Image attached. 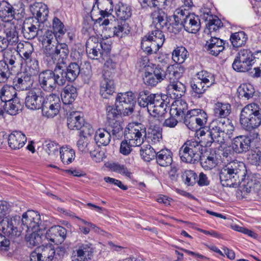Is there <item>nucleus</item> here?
I'll list each match as a JSON object with an SVG mask.
<instances>
[{
	"label": "nucleus",
	"instance_id": "obj_1",
	"mask_svg": "<svg viewBox=\"0 0 261 261\" xmlns=\"http://www.w3.org/2000/svg\"><path fill=\"white\" fill-rule=\"evenodd\" d=\"M42 53L44 60L48 66L56 64L60 75L63 76V85L65 84L66 81H74L80 73V67L78 63H70L66 68V71L64 69L63 65L66 64V60L68 56L69 50L66 43L56 45L54 35L51 32H47L43 36L41 37Z\"/></svg>",
	"mask_w": 261,
	"mask_h": 261
},
{
	"label": "nucleus",
	"instance_id": "obj_2",
	"mask_svg": "<svg viewBox=\"0 0 261 261\" xmlns=\"http://www.w3.org/2000/svg\"><path fill=\"white\" fill-rule=\"evenodd\" d=\"M234 127L229 119H215L211 122L207 131L208 139L205 146H210L213 142L223 144L232 137Z\"/></svg>",
	"mask_w": 261,
	"mask_h": 261
},
{
	"label": "nucleus",
	"instance_id": "obj_3",
	"mask_svg": "<svg viewBox=\"0 0 261 261\" xmlns=\"http://www.w3.org/2000/svg\"><path fill=\"white\" fill-rule=\"evenodd\" d=\"M246 173V168L243 162L233 161L220 170V180L223 187H237L244 180Z\"/></svg>",
	"mask_w": 261,
	"mask_h": 261
},
{
	"label": "nucleus",
	"instance_id": "obj_4",
	"mask_svg": "<svg viewBox=\"0 0 261 261\" xmlns=\"http://www.w3.org/2000/svg\"><path fill=\"white\" fill-rule=\"evenodd\" d=\"M240 122L242 128L251 131L261 124V109L255 103L244 107L240 115Z\"/></svg>",
	"mask_w": 261,
	"mask_h": 261
},
{
	"label": "nucleus",
	"instance_id": "obj_5",
	"mask_svg": "<svg viewBox=\"0 0 261 261\" xmlns=\"http://www.w3.org/2000/svg\"><path fill=\"white\" fill-rule=\"evenodd\" d=\"M204 141L191 139L187 141L180 148L179 154L181 160L187 163L195 164L201 158L204 149Z\"/></svg>",
	"mask_w": 261,
	"mask_h": 261
},
{
	"label": "nucleus",
	"instance_id": "obj_6",
	"mask_svg": "<svg viewBox=\"0 0 261 261\" xmlns=\"http://www.w3.org/2000/svg\"><path fill=\"white\" fill-rule=\"evenodd\" d=\"M152 103L150 104L148 112L150 116L149 118V124L151 126L160 125L165 118V115L167 112L168 103L166 102L163 96L158 94Z\"/></svg>",
	"mask_w": 261,
	"mask_h": 261
},
{
	"label": "nucleus",
	"instance_id": "obj_7",
	"mask_svg": "<svg viewBox=\"0 0 261 261\" xmlns=\"http://www.w3.org/2000/svg\"><path fill=\"white\" fill-rule=\"evenodd\" d=\"M56 66L54 70H45L39 74L38 81L41 88L45 91L51 92L56 89L57 85L63 86V76L60 75Z\"/></svg>",
	"mask_w": 261,
	"mask_h": 261
},
{
	"label": "nucleus",
	"instance_id": "obj_8",
	"mask_svg": "<svg viewBox=\"0 0 261 261\" xmlns=\"http://www.w3.org/2000/svg\"><path fill=\"white\" fill-rule=\"evenodd\" d=\"M21 221L17 215L6 217L0 222V231L10 239L18 237L24 229L20 226Z\"/></svg>",
	"mask_w": 261,
	"mask_h": 261
},
{
	"label": "nucleus",
	"instance_id": "obj_9",
	"mask_svg": "<svg viewBox=\"0 0 261 261\" xmlns=\"http://www.w3.org/2000/svg\"><path fill=\"white\" fill-rule=\"evenodd\" d=\"M146 135V128L141 124L129 123L124 130V138L136 146H139L143 143Z\"/></svg>",
	"mask_w": 261,
	"mask_h": 261
},
{
	"label": "nucleus",
	"instance_id": "obj_10",
	"mask_svg": "<svg viewBox=\"0 0 261 261\" xmlns=\"http://www.w3.org/2000/svg\"><path fill=\"white\" fill-rule=\"evenodd\" d=\"M176 14V17L181 20V24L187 32L196 33L199 30L200 22L198 16L183 10H177Z\"/></svg>",
	"mask_w": 261,
	"mask_h": 261
},
{
	"label": "nucleus",
	"instance_id": "obj_11",
	"mask_svg": "<svg viewBox=\"0 0 261 261\" xmlns=\"http://www.w3.org/2000/svg\"><path fill=\"white\" fill-rule=\"evenodd\" d=\"M61 107V101L59 97L55 94H50L44 97L42 109L44 116L47 118H53L59 112Z\"/></svg>",
	"mask_w": 261,
	"mask_h": 261
},
{
	"label": "nucleus",
	"instance_id": "obj_12",
	"mask_svg": "<svg viewBox=\"0 0 261 261\" xmlns=\"http://www.w3.org/2000/svg\"><path fill=\"white\" fill-rule=\"evenodd\" d=\"M41 222L40 215L34 211H28L22 216L21 223L26 228V231L44 230V227L41 226Z\"/></svg>",
	"mask_w": 261,
	"mask_h": 261
},
{
	"label": "nucleus",
	"instance_id": "obj_13",
	"mask_svg": "<svg viewBox=\"0 0 261 261\" xmlns=\"http://www.w3.org/2000/svg\"><path fill=\"white\" fill-rule=\"evenodd\" d=\"M151 17L155 29H166L167 28L169 32L174 34H176L178 32L179 29L174 28L173 24L170 23L168 26L167 15L162 8H158L153 11L151 13Z\"/></svg>",
	"mask_w": 261,
	"mask_h": 261
},
{
	"label": "nucleus",
	"instance_id": "obj_14",
	"mask_svg": "<svg viewBox=\"0 0 261 261\" xmlns=\"http://www.w3.org/2000/svg\"><path fill=\"white\" fill-rule=\"evenodd\" d=\"M84 119L80 112H72L67 117V125L69 129L79 130L82 128L80 134H91L93 129L89 125L88 132H86V126H84Z\"/></svg>",
	"mask_w": 261,
	"mask_h": 261
},
{
	"label": "nucleus",
	"instance_id": "obj_15",
	"mask_svg": "<svg viewBox=\"0 0 261 261\" xmlns=\"http://www.w3.org/2000/svg\"><path fill=\"white\" fill-rule=\"evenodd\" d=\"M42 94V92L39 90L37 91L31 90L29 91L25 100L26 107L32 110L41 109L44 99Z\"/></svg>",
	"mask_w": 261,
	"mask_h": 261
},
{
	"label": "nucleus",
	"instance_id": "obj_16",
	"mask_svg": "<svg viewBox=\"0 0 261 261\" xmlns=\"http://www.w3.org/2000/svg\"><path fill=\"white\" fill-rule=\"evenodd\" d=\"M153 72L149 70L145 71L144 83L148 86H154L164 80V69L159 66L153 68Z\"/></svg>",
	"mask_w": 261,
	"mask_h": 261
},
{
	"label": "nucleus",
	"instance_id": "obj_17",
	"mask_svg": "<svg viewBox=\"0 0 261 261\" xmlns=\"http://www.w3.org/2000/svg\"><path fill=\"white\" fill-rule=\"evenodd\" d=\"M203 18L205 19L206 23V28L204 31L203 37L205 38L209 37V36H214V33L222 27V23L216 16L209 15L206 13V16L204 14Z\"/></svg>",
	"mask_w": 261,
	"mask_h": 261
},
{
	"label": "nucleus",
	"instance_id": "obj_18",
	"mask_svg": "<svg viewBox=\"0 0 261 261\" xmlns=\"http://www.w3.org/2000/svg\"><path fill=\"white\" fill-rule=\"evenodd\" d=\"M66 229L61 226L50 227L46 233L45 238L56 244H61L66 237Z\"/></svg>",
	"mask_w": 261,
	"mask_h": 261
},
{
	"label": "nucleus",
	"instance_id": "obj_19",
	"mask_svg": "<svg viewBox=\"0 0 261 261\" xmlns=\"http://www.w3.org/2000/svg\"><path fill=\"white\" fill-rule=\"evenodd\" d=\"M210 38H205L206 43L204 45L205 49L210 54L213 56H217L220 52L224 49V42L223 40L215 37V36H210Z\"/></svg>",
	"mask_w": 261,
	"mask_h": 261
},
{
	"label": "nucleus",
	"instance_id": "obj_20",
	"mask_svg": "<svg viewBox=\"0 0 261 261\" xmlns=\"http://www.w3.org/2000/svg\"><path fill=\"white\" fill-rule=\"evenodd\" d=\"M43 27L38 21L32 19L30 23H24L22 27V33L25 39L31 40L39 35V32L42 31Z\"/></svg>",
	"mask_w": 261,
	"mask_h": 261
},
{
	"label": "nucleus",
	"instance_id": "obj_21",
	"mask_svg": "<svg viewBox=\"0 0 261 261\" xmlns=\"http://www.w3.org/2000/svg\"><path fill=\"white\" fill-rule=\"evenodd\" d=\"M33 80L31 74L27 72L20 73L14 79L13 86L18 91L27 90L31 88Z\"/></svg>",
	"mask_w": 261,
	"mask_h": 261
},
{
	"label": "nucleus",
	"instance_id": "obj_22",
	"mask_svg": "<svg viewBox=\"0 0 261 261\" xmlns=\"http://www.w3.org/2000/svg\"><path fill=\"white\" fill-rule=\"evenodd\" d=\"M251 140L246 136H239L233 139L232 148L237 153H241L248 151L250 148Z\"/></svg>",
	"mask_w": 261,
	"mask_h": 261
},
{
	"label": "nucleus",
	"instance_id": "obj_23",
	"mask_svg": "<svg viewBox=\"0 0 261 261\" xmlns=\"http://www.w3.org/2000/svg\"><path fill=\"white\" fill-rule=\"evenodd\" d=\"M27 142L25 135L19 131H14L9 135L8 142L9 146L13 150L22 148Z\"/></svg>",
	"mask_w": 261,
	"mask_h": 261
},
{
	"label": "nucleus",
	"instance_id": "obj_24",
	"mask_svg": "<svg viewBox=\"0 0 261 261\" xmlns=\"http://www.w3.org/2000/svg\"><path fill=\"white\" fill-rule=\"evenodd\" d=\"M4 28V32L6 35L5 38L8 46L17 45L19 43L18 34L15 24L11 22H8L5 23Z\"/></svg>",
	"mask_w": 261,
	"mask_h": 261
},
{
	"label": "nucleus",
	"instance_id": "obj_25",
	"mask_svg": "<svg viewBox=\"0 0 261 261\" xmlns=\"http://www.w3.org/2000/svg\"><path fill=\"white\" fill-rule=\"evenodd\" d=\"M185 71L182 66L174 64L168 66L166 71L164 70V79L170 82L178 80L182 76Z\"/></svg>",
	"mask_w": 261,
	"mask_h": 261
},
{
	"label": "nucleus",
	"instance_id": "obj_26",
	"mask_svg": "<svg viewBox=\"0 0 261 261\" xmlns=\"http://www.w3.org/2000/svg\"><path fill=\"white\" fill-rule=\"evenodd\" d=\"M168 94L174 99H179L185 94L186 88L184 84L178 80L170 82L167 88Z\"/></svg>",
	"mask_w": 261,
	"mask_h": 261
},
{
	"label": "nucleus",
	"instance_id": "obj_27",
	"mask_svg": "<svg viewBox=\"0 0 261 261\" xmlns=\"http://www.w3.org/2000/svg\"><path fill=\"white\" fill-rule=\"evenodd\" d=\"M15 9L13 6L7 1L0 2V17L7 23L11 22L15 16Z\"/></svg>",
	"mask_w": 261,
	"mask_h": 261
},
{
	"label": "nucleus",
	"instance_id": "obj_28",
	"mask_svg": "<svg viewBox=\"0 0 261 261\" xmlns=\"http://www.w3.org/2000/svg\"><path fill=\"white\" fill-rule=\"evenodd\" d=\"M243 192L246 194H254L260 189L261 184L259 180L253 176H249L244 179Z\"/></svg>",
	"mask_w": 261,
	"mask_h": 261
},
{
	"label": "nucleus",
	"instance_id": "obj_29",
	"mask_svg": "<svg viewBox=\"0 0 261 261\" xmlns=\"http://www.w3.org/2000/svg\"><path fill=\"white\" fill-rule=\"evenodd\" d=\"M96 3L100 15L97 21L100 23L103 18L108 17L111 14L113 8V2L112 0H97Z\"/></svg>",
	"mask_w": 261,
	"mask_h": 261
},
{
	"label": "nucleus",
	"instance_id": "obj_30",
	"mask_svg": "<svg viewBox=\"0 0 261 261\" xmlns=\"http://www.w3.org/2000/svg\"><path fill=\"white\" fill-rule=\"evenodd\" d=\"M93 248L91 244H82L76 250V261H88L92 256Z\"/></svg>",
	"mask_w": 261,
	"mask_h": 261
},
{
	"label": "nucleus",
	"instance_id": "obj_31",
	"mask_svg": "<svg viewBox=\"0 0 261 261\" xmlns=\"http://www.w3.org/2000/svg\"><path fill=\"white\" fill-rule=\"evenodd\" d=\"M52 25L54 32L51 30H47L43 35L39 36L38 40L40 43H41V42L40 41V37L43 36L47 32H51L54 35V38L56 40L55 44H61L58 42L57 38L61 37L65 33L66 29L64 28V25L57 17L54 18Z\"/></svg>",
	"mask_w": 261,
	"mask_h": 261
},
{
	"label": "nucleus",
	"instance_id": "obj_32",
	"mask_svg": "<svg viewBox=\"0 0 261 261\" xmlns=\"http://www.w3.org/2000/svg\"><path fill=\"white\" fill-rule=\"evenodd\" d=\"M34 17L32 19H35L44 26L48 16V10L47 5L42 3H38L34 9Z\"/></svg>",
	"mask_w": 261,
	"mask_h": 261
},
{
	"label": "nucleus",
	"instance_id": "obj_33",
	"mask_svg": "<svg viewBox=\"0 0 261 261\" xmlns=\"http://www.w3.org/2000/svg\"><path fill=\"white\" fill-rule=\"evenodd\" d=\"M114 83L112 80L104 77L100 84L99 93L103 98H109L114 92Z\"/></svg>",
	"mask_w": 261,
	"mask_h": 261
},
{
	"label": "nucleus",
	"instance_id": "obj_34",
	"mask_svg": "<svg viewBox=\"0 0 261 261\" xmlns=\"http://www.w3.org/2000/svg\"><path fill=\"white\" fill-rule=\"evenodd\" d=\"M25 238L28 246L33 247L37 246L42 242L45 238L44 230H39V231H27Z\"/></svg>",
	"mask_w": 261,
	"mask_h": 261
},
{
	"label": "nucleus",
	"instance_id": "obj_35",
	"mask_svg": "<svg viewBox=\"0 0 261 261\" xmlns=\"http://www.w3.org/2000/svg\"><path fill=\"white\" fill-rule=\"evenodd\" d=\"M16 51L24 60H31L34 51V47L29 42H20L17 45Z\"/></svg>",
	"mask_w": 261,
	"mask_h": 261
},
{
	"label": "nucleus",
	"instance_id": "obj_36",
	"mask_svg": "<svg viewBox=\"0 0 261 261\" xmlns=\"http://www.w3.org/2000/svg\"><path fill=\"white\" fill-rule=\"evenodd\" d=\"M61 95L64 104H71L77 97L76 88L72 85H67L64 88Z\"/></svg>",
	"mask_w": 261,
	"mask_h": 261
},
{
	"label": "nucleus",
	"instance_id": "obj_37",
	"mask_svg": "<svg viewBox=\"0 0 261 261\" xmlns=\"http://www.w3.org/2000/svg\"><path fill=\"white\" fill-rule=\"evenodd\" d=\"M172 153L167 149H162L158 151L156 155L157 163L161 166L167 167L172 162Z\"/></svg>",
	"mask_w": 261,
	"mask_h": 261
},
{
	"label": "nucleus",
	"instance_id": "obj_38",
	"mask_svg": "<svg viewBox=\"0 0 261 261\" xmlns=\"http://www.w3.org/2000/svg\"><path fill=\"white\" fill-rule=\"evenodd\" d=\"M231 111V107L230 104L220 102L216 103L213 109L215 117L224 119L230 114Z\"/></svg>",
	"mask_w": 261,
	"mask_h": 261
},
{
	"label": "nucleus",
	"instance_id": "obj_39",
	"mask_svg": "<svg viewBox=\"0 0 261 261\" xmlns=\"http://www.w3.org/2000/svg\"><path fill=\"white\" fill-rule=\"evenodd\" d=\"M16 89L13 86H4L0 91L1 100L4 103H6L12 100L17 97Z\"/></svg>",
	"mask_w": 261,
	"mask_h": 261
},
{
	"label": "nucleus",
	"instance_id": "obj_40",
	"mask_svg": "<svg viewBox=\"0 0 261 261\" xmlns=\"http://www.w3.org/2000/svg\"><path fill=\"white\" fill-rule=\"evenodd\" d=\"M89 40L86 43V52L92 59H98L103 57V53L98 47V43Z\"/></svg>",
	"mask_w": 261,
	"mask_h": 261
},
{
	"label": "nucleus",
	"instance_id": "obj_41",
	"mask_svg": "<svg viewBox=\"0 0 261 261\" xmlns=\"http://www.w3.org/2000/svg\"><path fill=\"white\" fill-rule=\"evenodd\" d=\"M110 133L104 128H99L96 130L94 136L95 144L98 146L108 145L111 141Z\"/></svg>",
	"mask_w": 261,
	"mask_h": 261
},
{
	"label": "nucleus",
	"instance_id": "obj_42",
	"mask_svg": "<svg viewBox=\"0 0 261 261\" xmlns=\"http://www.w3.org/2000/svg\"><path fill=\"white\" fill-rule=\"evenodd\" d=\"M198 113H200V109H192L188 111L185 115L184 122L189 129L192 130H197V124H196V116Z\"/></svg>",
	"mask_w": 261,
	"mask_h": 261
},
{
	"label": "nucleus",
	"instance_id": "obj_43",
	"mask_svg": "<svg viewBox=\"0 0 261 261\" xmlns=\"http://www.w3.org/2000/svg\"><path fill=\"white\" fill-rule=\"evenodd\" d=\"M157 95L158 94H149V92L147 90L140 92L138 97L139 105L141 107H146L148 111L150 104H152L154 101L152 98L154 97L155 98Z\"/></svg>",
	"mask_w": 261,
	"mask_h": 261
},
{
	"label": "nucleus",
	"instance_id": "obj_44",
	"mask_svg": "<svg viewBox=\"0 0 261 261\" xmlns=\"http://www.w3.org/2000/svg\"><path fill=\"white\" fill-rule=\"evenodd\" d=\"M115 13L117 18L121 20H126L132 15L130 6L119 2L115 6Z\"/></svg>",
	"mask_w": 261,
	"mask_h": 261
},
{
	"label": "nucleus",
	"instance_id": "obj_45",
	"mask_svg": "<svg viewBox=\"0 0 261 261\" xmlns=\"http://www.w3.org/2000/svg\"><path fill=\"white\" fill-rule=\"evenodd\" d=\"M188 109L187 103L182 100L175 101L170 109L171 115L177 117L182 116Z\"/></svg>",
	"mask_w": 261,
	"mask_h": 261
},
{
	"label": "nucleus",
	"instance_id": "obj_46",
	"mask_svg": "<svg viewBox=\"0 0 261 261\" xmlns=\"http://www.w3.org/2000/svg\"><path fill=\"white\" fill-rule=\"evenodd\" d=\"M189 56L186 48L183 46H178L173 50L172 54V59L176 64H182Z\"/></svg>",
	"mask_w": 261,
	"mask_h": 261
},
{
	"label": "nucleus",
	"instance_id": "obj_47",
	"mask_svg": "<svg viewBox=\"0 0 261 261\" xmlns=\"http://www.w3.org/2000/svg\"><path fill=\"white\" fill-rule=\"evenodd\" d=\"M195 78L208 88L215 83L214 75L205 70H201L197 72Z\"/></svg>",
	"mask_w": 261,
	"mask_h": 261
},
{
	"label": "nucleus",
	"instance_id": "obj_48",
	"mask_svg": "<svg viewBox=\"0 0 261 261\" xmlns=\"http://www.w3.org/2000/svg\"><path fill=\"white\" fill-rule=\"evenodd\" d=\"M95 142H90L85 135H81L76 143L78 150L82 153H87L94 147Z\"/></svg>",
	"mask_w": 261,
	"mask_h": 261
},
{
	"label": "nucleus",
	"instance_id": "obj_49",
	"mask_svg": "<svg viewBox=\"0 0 261 261\" xmlns=\"http://www.w3.org/2000/svg\"><path fill=\"white\" fill-rule=\"evenodd\" d=\"M191 87L192 89V95L198 98L202 97V95L205 92L208 88L207 86L194 78L193 82L191 83Z\"/></svg>",
	"mask_w": 261,
	"mask_h": 261
},
{
	"label": "nucleus",
	"instance_id": "obj_50",
	"mask_svg": "<svg viewBox=\"0 0 261 261\" xmlns=\"http://www.w3.org/2000/svg\"><path fill=\"white\" fill-rule=\"evenodd\" d=\"M6 112L11 115H15L22 109V106L20 102L19 99L15 98L5 103Z\"/></svg>",
	"mask_w": 261,
	"mask_h": 261
},
{
	"label": "nucleus",
	"instance_id": "obj_51",
	"mask_svg": "<svg viewBox=\"0 0 261 261\" xmlns=\"http://www.w3.org/2000/svg\"><path fill=\"white\" fill-rule=\"evenodd\" d=\"M247 39V35L243 31L232 33L230 37L231 44L234 47H239L244 45Z\"/></svg>",
	"mask_w": 261,
	"mask_h": 261
},
{
	"label": "nucleus",
	"instance_id": "obj_52",
	"mask_svg": "<svg viewBox=\"0 0 261 261\" xmlns=\"http://www.w3.org/2000/svg\"><path fill=\"white\" fill-rule=\"evenodd\" d=\"M60 158L65 164H69L74 159V151L67 147H62L60 150Z\"/></svg>",
	"mask_w": 261,
	"mask_h": 261
},
{
	"label": "nucleus",
	"instance_id": "obj_53",
	"mask_svg": "<svg viewBox=\"0 0 261 261\" xmlns=\"http://www.w3.org/2000/svg\"><path fill=\"white\" fill-rule=\"evenodd\" d=\"M159 126L156 125L155 126H151V124H149L148 138L154 143L159 142L162 138V130Z\"/></svg>",
	"mask_w": 261,
	"mask_h": 261
},
{
	"label": "nucleus",
	"instance_id": "obj_54",
	"mask_svg": "<svg viewBox=\"0 0 261 261\" xmlns=\"http://www.w3.org/2000/svg\"><path fill=\"white\" fill-rule=\"evenodd\" d=\"M238 92L240 97H244L248 99L253 96L254 90L251 85L243 84L238 88Z\"/></svg>",
	"mask_w": 261,
	"mask_h": 261
},
{
	"label": "nucleus",
	"instance_id": "obj_55",
	"mask_svg": "<svg viewBox=\"0 0 261 261\" xmlns=\"http://www.w3.org/2000/svg\"><path fill=\"white\" fill-rule=\"evenodd\" d=\"M168 0H142L140 4L143 9L148 8H159L164 9L167 6Z\"/></svg>",
	"mask_w": 261,
	"mask_h": 261
},
{
	"label": "nucleus",
	"instance_id": "obj_56",
	"mask_svg": "<svg viewBox=\"0 0 261 261\" xmlns=\"http://www.w3.org/2000/svg\"><path fill=\"white\" fill-rule=\"evenodd\" d=\"M37 249H40L41 256L43 258L44 261H51L55 256V249L50 245L41 246Z\"/></svg>",
	"mask_w": 261,
	"mask_h": 261
},
{
	"label": "nucleus",
	"instance_id": "obj_57",
	"mask_svg": "<svg viewBox=\"0 0 261 261\" xmlns=\"http://www.w3.org/2000/svg\"><path fill=\"white\" fill-rule=\"evenodd\" d=\"M157 152L150 145L143 146L140 149V154L144 161L149 162L156 158Z\"/></svg>",
	"mask_w": 261,
	"mask_h": 261
},
{
	"label": "nucleus",
	"instance_id": "obj_58",
	"mask_svg": "<svg viewBox=\"0 0 261 261\" xmlns=\"http://www.w3.org/2000/svg\"><path fill=\"white\" fill-rule=\"evenodd\" d=\"M233 69L238 72H245L250 69L251 66L246 61H242L238 56L235 58L232 65Z\"/></svg>",
	"mask_w": 261,
	"mask_h": 261
},
{
	"label": "nucleus",
	"instance_id": "obj_59",
	"mask_svg": "<svg viewBox=\"0 0 261 261\" xmlns=\"http://www.w3.org/2000/svg\"><path fill=\"white\" fill-rule=\"evenodd\" d=\"M164 30L155 29L151 34H148L149 38L153 41L157 42L159 46H162L165 40L163 33V31Z\"/></svg>",
	"mask_w": 261,
	"mask_h": 261
},
{
	"label": "nucleus",
	"instance_id": "obj_60",
	"mask_svg": "<svg viewBox=\"0 0 261 261\" xmlns=\"http://www.w3.org/2000/svg\"><path fill=\"white\" fill-rule=\"evenodd\" d=\"M136 96L132 92L128 91L124 93H119L116 98L117 104H123L129 102L135 101Z\"/></svg>",
	"mask_w": 261,
	"mask_h": 261
},
{
	"label": "nucleus",
	"instance_id": "obj_61",
	"mask_svg": "<svg viewBox=\"0 0 261 261\" xmlns=\"http://www.w3.org/2000/svg\"><path fill=\"white\" fill-rule=\"evenodd\" d=\"M135 103L136 100L126 103L117 104V107L120 113L124 116H129L134 112Z\"/></svg>",
	"mask_w": 261,
	"mask_h": 261
},
{
	"label": "nucleus",
	"instance_id": "obj_62",
	"mask_svg": "<svg viewBox=\"0 0 261 261\" xmlns=\"http://www.w3.org/2000/svg\"><path fill=\"white\" fill-rule=\"evenodd\" d=\"M182 181L187 186H193L196 182L197 175L192 170L185 171L181 175Z\"/></svg>",
	"mask_w": 261,
	"mask_h": 261
},
{
	"label": "nucleus",
	"instance_id": "obj_63",
	"mask_svg": "<svg viewBox=\"0 0 261 261\" xmlns=\"http://www.w3.org/2000/svg\"><path fill=\"white\" fill-rule=\"evenodd\" d=\"M151 65L153 66V65L149 62L148 57L146 56H142L138 59L136 67L139 71L144 69L145 71H146V70L147 71L152 68Z\"/></svg>",
	"mask_w": 261,
	"mask_h": 261
},
{
	"label": "nucleus",
	"instance_id": "obj_64",
	"mask_svg": "<svg viewBox=\"0 0 261 261\" xmlns=\"http://www.w3.org/2000/svg\"><path fill=\"white\" fill-rule=\"evenodd\" d=\"M10 75L7 63L0 61V83H4L7 81Z\"/></svg>",
	"mask_w": 261,
	"mask_h": 261
}]
</instances>
